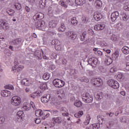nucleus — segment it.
I'll return each mask as SVG.
<instances>
[{"instance_id":"31","label":"nucleus","mask_w":129,"mask_h":129,"mask_svg":"<svg viewBox=\"0 0 129 129\" xmlns=\"http://www.w3.org/2000/svg\"><path fill=\"white\" fill-rule=\"evenodd\" d=\"M120 122L122 123H129V120H127V119L126 118V116H124L120 118Z\"/></svg>"},{"instance_id":"17","label":"nucleus","mask_w":129,"mask_h":129,"mask_svg":"<svg viewBox=\"0 0 129 129\" xmlns=\"http://www.w3.org/2000/svg\"><path fill=\"white\" fill-rule=\"evenodd\" d=\"M47 110L43 111L41 109L37 110L35 111V115L36 116H38V117H40V116H42V115H45V112H46Z\"/></svg>"},{"instance_id":"45","label":"nucleus","mask_w":129,"mask_h":129,"mask_svg":"<svg viewBox=\"0 0 129 129\" xmlns=\"http://www.w3.org/2000/svg\"><path fill=\"white\" fill-rule=\"evenodd\" d=\"M71 24H72L73 25H74L75 26L76 25H77V24H78V21L76 20V17H73L72 19Z\"/></svg>"},{"instance_id":"60","label":"nucleus","mask_w":129,"mask_h":129,"mask_svg":"<svg viewBox=\"0 0 129 129\" xmlns=\"http://www.w3.org/2000/svg\"><path fill=\"white\" fill-rule=\"evenodd\" d=\"M5 122V117H0V123H4Z\"/></svg>"},{"instance_id":"25","label":"nucleus","mask_w":129,"mask_h":129,"mask_svg":"<svg viewBox=\"0 0 129 129\" xmlns=\"http://www.w3.org/2000/svg\"><path fill=\"white\" fill-rule=\"evenodd\" d=\"M52 120H53V123L55 122V123H58V124H60L62 121L61 117H53Z\"/></svg>"},{"instance_id":"57","label":"nucleus","mask_w":129,"mask_h":129,"mask_svg":"<svg viewBox=\"0 0 129 129\" xmlns=\"http://www.w3.org/2000/svg\"><path fill=\"white\" fill-rule=\"evenodd\" d=\"M106 115H109V116H110V117H112L113 116V115H114V113L112 112H110L109 113H107Z\"/></svg>"},{"instance_id":"14","label":"nucleus","mask_w":129,"mask_h":129,"mask_svg":"<svg viewBox=\"0 0 129 129\" xmlns=\"http://www.w3.org/2000/svg\"><path fill=\"white\" fill-rule=\"evenodd\" d=\"M98 62V59L96 57H92L89 59L88 63L90 65L92 66V64L97 65Z\"/></svg>"},{"instance_id":"38","label":"nucleus","mask_w":129,"mask_h":129,"mask_svg":"<svg viewBox=\"0 0 129 129\" xmlns=\"http://www.w3.org/2000/svg\"><path fill=\"white\" fill-rule=\"evenodd\" d=\"M79 80H80L81 82H86V83L89 82V80L88 78H86V77H81L80 78Z\"/></svg>"},{"instance_id":"49","label":"nucleus","mask_w":129,"mask_h":129,"mask_svg":"<svg viewBox=\"0 0 129 129\" xmlns=\"http://www.w3.org/2000/svg\"><path fill=\"white\" fill-rule=\"evenodd\" d=\"M76 37H77V35L74 32V33L71 35L70 39H71V40H75V39H76Z\"/></svg>"},{"instance_id":"13","label":"nucleus","mask_w":129,"mask_h":129,"mask_svg":"<svg viewBox=\"0 0 129 129\" xmlns=\"http://www.w3.org/2000/svg\"><path fill=\"white\" fill-rule=\"evenodd\" d=\"M118 17H119V13H118V11H115L113 12L111 15V20L112 22H115Z\"/></svg>"},{"instance_id":"5","label":"nucleus","mask_w":129,"mask_h":129,"mask_svg":"<svg viewBox=\"0 0 129 129\" xmlns=\"http://www.w3.org/2000/svg\"><path fill=\"white\" fill-rule=\"evenodd\" d=\"M21 98L17 96H14L11 99V103L15 106H19L21 104Z\"/></svg>"},{"instance_id":"4","label":"nucleus","mask_w":129,"mask_h":129,"mask_svg":"<svg viewBox=\"0 0 129 129\" xmlns=\"http://www.w3.org/2000/svg\"><path fill=\"white\" fill-rule=\"evenodd\" d=\"M53 84L55 87L57 88H61L65 85V82L59 79H55L53 81Z\"/></svg>"},{"instance_id":"2","label":"nucleus","mask_w":129,"mask_h":129,"mask_svg":"<svg viewBox=\"0 0 129 129\" xmlns=\"http://www.w3.org/2000/svg\"><path fill=\"white\" fill-rule=\"evenodd\" d=\"M14 63L15 64V67L13 68V71H17L18 72H19V71H21V70H23V69H24V67L20 64L21 61H20L19 59L15 58Z\"/></svg>"},{"instance_id":"22","label":"nucleus","mask_w":129,"mask_h":129,"mask_svg":"<svg viewBox=\"0 0 129 129\" xmlns=\"http://www.w3.org/2000/svg\"><path fill=\"white\" fill-rule=\"evenodd\" d=\"M41 93H40L39 91H36V92L33 93L30 95V97L31 98H37L38 97H40L41 96Z\"/></svg>"},{"instance_id":"11","label":"nucleus","mask_w":129,"mask_h":129,"mask_svg":"<svg viewBox=\"0 0 129 129\" xmlns=\"http://www.w3.org/2000/svg\"><path fill=\"white\" fill-rule=\"evenodd\" d=\"M51 98V95L46 94L44 95L43 97L41 98V100L43 102V103H47L50 100Z\"/></svg>"},{"instance_id":"18","label":"nucleus","mask_w":129,"mask_h":129,"mask_svg":"<svg viewBox=\"0 0 129 129\" xmlns=\"http://www.w3.org/2000/svg\"><path fill=\"white\" fill-rule=\"evenodd\" d=\"M58 31L60 32L66 31V26H65V23L64 22H60V26L58 28Z\"/></svg>"},{"instance_id":"6","label":"nucleus","mask_w":129,"mask_h":129,"mask_svg":"<svg viewBox=\"0 0 129 129\" xmlns=\"http://www.w3.org/2000/svg\"><path fill=\"white\" fill-rule=\"evenodd\" d=\"M0 28L1 30H9L10 29V24L5 20H0Z\"/></svg>"},{"instance_id":"40","label":"nucleus","mask_w":129,"mask_h":129,"mask_svg":"<svg viewBox=\"0 0 129 129\" xmlns=\"http://www.w3.org/2000/svg\"><path fill=\"white\" fill-rule=\"evenodd\" d=\"M74 115L75 117H77V118L81 117L82 115H83V111L82 110L80 111L78 113H75Z\"/></svg>"},{"instance_id":"21","label":"nucleus","mask_w":129,"mask_h":129,"mask_svg":"<svg viewBox=\"0 0 129 129\" xmlns=\"http://www.w3.org/2000/svg\"><path fill=\"white\" fill-rule=\"evenodd\" d=\"M1 95L3 97H8L11 95V92L7 90H4L1 92Z\"/></svg>"},{"instance_id":"63","label":"nucleus","mask_w":129,"mask_h":129,"mask_svg":"<svg viewBox=\"0 0 129 129\" xmlns=\"http://www.w3.org/2000/svg\"><path fill=\"white\" fill-rule=\"evenodd\" d=\"M41 122V119H36L35 120V123H37V124H39Z\"/></svg>"},{"instance_id":"64","label":"nucleus","mask_w":129,"mask_h":129,"mask_svg":"<svg viewBox=\"0 0 129 129\" xmlns=\"http://www.w3.org/2000/svg\"><path fill=\"white\" fill-rule=\"evenodd\" d=\"M124 10H125V11H126L127 12H129V5H128L127 6H125L124 7Z\"/></svg>"},{"instance_id":"33","label":"nucleus","mask_w":129,"mask_h":129,"mask_svg":"<svg viewBox=\"0 0 129 129\" xmlns=\"http://www.w3.org/2000/svg\"><path fill=\"white\" fill-rule=\"evenodd\" d=\"M14 8L17 10V11H20V10H21L22 9V5L20 3H15L14 4Z\"/></svg>"},{"instance_id":"54","label":"nucleus","mask_w":129,"mask_h":129,"mask_svg":"<svg viewBox=\"0 0 129 129\" xmlns=\"http://www.w3.org/2000/svg\"><path fill=\"white\" fill-rule=\"evenodd\" d=\"M52 115H54L55 116H57V115L59 114V111L58 110H53L52 112Z\"/></svg>"},{"instance_id":"32","label":"nucleus","mask_w":129,"mask_h":129,"mask_svg":"<svg viewBox=\"0 0 129 129\" xmlns=\"http://www.w3.org/2000/svg\"><path fill=\"white\" fill-rule=\"evenodd\" d=\"M122 51L125 55H127L129 53V48L127 46H124L122 48Z\"/></svg>"},{"instance_id":"7","label":"nucleus","mask_w":129,"mask_h":129,"mask_svg":"<svg viewBox=\"0 0 129 129\" xmlns=\"http://www.w3.org/2000/svg\"><path fill=\"white\" fill-rule=\"evenodd\" d=\"M92 83L93 85H95L96 87H99L103 84V81L101 79L98 78L96 79H93L92 80Z\"/></svg>"},{"instance_id":"3","label":"nucleus","mask_w":129,"mask_h":129,"mask_svg":"<svg viewBox=\"0 0 129 129\" xmlns=\"http://www.w3.org/2000/svg\"><path fill=\"white\" fill-rule=\"evenodd\" d=\"M107 83L110 87L113 88L114 89H117L119 87V84L117 81L114 80H109L107 81Z\"/></svg>"},{"instance_id":"30","label":"nucleus","mask_w":129,"mask_h":129,"mask_svg":"<svg viewBox=\"0 0 129 129\" xmlns=\"http://www.w3.org/2000/svg\"><path fill=\"white\" fill-rule=\"evenodd\" d=\"M85 3V0H75V4L78 6H83Z\"/></svg>"},{"instance_id":"39","label":"nucleus","mask_w":129,"mask_h":129,"mask_svg":"<svg viewBox=\"0 0 129 129\" xmlns=\"http://www.w3.org/2000/svg\"><path fill=\"white\" fill-rule=\"evenodd\" d=\"M86 32H83L81 35H80V40L81 41H85V38L86 37Z\"/></svg>"},{"instance_id":"59","label":"nucleus","mask_w":129,"mask_h":129,"mask_svg":"<svg viewBox=\"0 0 129 129\" xmlns=\"http://www.w3.org/2000/svg\"><path fill=\"white\" fill-rule=\"evenodd\" d=\"M125 69L127 70V71H129V62H126L125 63Z\"/></svg>"},{"instance_id":"43","label":"nucleus","mask_w":129,"mask_h":129,"mask_svg":"<svg viewBox=\"0 0 129 129\" xmlns=\"http://www.w3.org/2000/svg\"><path fill=\"white\" fill-rule=\"evenodd\" d=\"M39 88L41 89V90H45L47 88V84L44 83V84H40L39 86Z\"/></svg>"},{"instance_id":"37","label":"nucleus","mask_w":129,"mask_h":129,"mask_svg":"<svg viewBox=\"0 0 129 129\" xmlns=\"http://www.w3.org/2000/svg\"><path fill=\"white\" fill-rule=\"evenodd\" d=\"M21 83L22 85H25V86H29V81L27 80L26 79H24L22 80Z\"/></svg>"},{"instance_id":"8","label":"nucleus","mask_w":129,"mask_h":129,"mask_svg":"<svg viewBox=\"0 0 129 129\" xmlns=\"http://www.w3.org/2000/svg\"><path fill=\"white\" fill-rule=\"evenodd\" d=\"M44 24L45 22L44 21L42 20H39L36 22L35 27L38 30L44 31V30H45V25H44Z\"/></svg>"},{"instance_id":"42","label":"nucleus","mask_w":129,"mask_h":129,"mask_svg":"<svg viewBox=\"0 0 129 129\" xmlns=\"http://www.w3.org/2000/svg\"><path fill=\"white\" fill-rule=\"evenodd\" d=\"M96 100H100V99H102L103 96H102V94L101 93H99L97 94L95 96Z\"/></svg>"},{"instance_id":"12","label":"nucleus","mask_w":129,"mask_h":129,"mask_svg":"<svg viewBox=\"0 0 129 129\" xmlns=\"http://www.w3.org/2000/svg\"><path fill=\"white\" fill-rule=\"evenodd\" d=\"M103 17L102 14L99 12H96L94 14V19L95 21H100Z\"/></svg>"},{"instance_id":"47","label":"nucleus","mask_w":129,"mask_h":129,"mask_svg":"<svg viewBox=\"0 0 129 129\" xmlns=\"http://www.w3.org/2000/svg\"><path fill=\"white\" fill-rule=\"evenodd\" d=\"M51 99V104H52V105H56V104H57V101L56 100V99L54 98H52Z\"/></svg>"},{"instance_id":"24","label":"nucleus","mask_w":129,"mask_h":129,"mask_svg":"<svg viewBox=\"0 0 129 129\" xmlns=\"http://www.w3.org/2000/svg\"><path fill=\"white\" fill-rule=\"evenodd\" d=\"M58 24V21L56 20H52L49 23V28H55Z\"/></svg>"},{"instance_id":"44","label":"nucleus","mask_w":129,"mask_h":129,"mask_svg":"<svg viewBox=\"0 0 129 129\" xmlns=\"http://www.w3.org/2000/svg\"><path fill=\"white\" fill-rule=\"evenodd\" d=\"M96 4L97 8H101L102 7V2L100 0L96 1Z\"/></svg>"},{"instance_id":"62","label":"nucleus","mask_w":129,"mask_h":129,"mask_svg":"<svg viewBox=\"0 0 129 129\" xmlns=\"http://www.w3.org/2000/svg\"><path fill=\"white\" fill-rule=\"evenodd\" d=\"M48 34L50 35V36H53L54 35H56V33L55 32H52V31H49L48 32Z\"/></svg>"},{"instance_id":"26","label":"nucleus","mask_w":129,"mask_h":129,"mask_svg":"<svg viewBox=\"0 0 129 129\" xmlns=\"http://www.w3.org/2000/svg\"><path fill=\"white\" fill-rule=\"evenodd\" d=\"M46 0H40L39 2V6L40 9H44L46 7Z\"/></svg>"},{"instance_id":"28","label":"nucleus","mask_w":129,"mask_h":129,"mask_svg":"<svg viewBox=\"0 0 129 129\" xmlns=\"http://www.w3.org/2000/svg\"><path fill=\"white\" fill-rule=\"evenodd\" d=\"M70 75L73 76V77H74V79H76V78H77L78 77V76H77V73H76V71L75 70V69L71 70Z\"/></svg>"},{"instance_id":"16","label":"nucleus","mask_w":129,"mask_h":129,"mask_svg":"<svg viewBox=\"0 0 129 129\" xmlns=\"http://www.w3.org/2000/svg\"><path fill=\"white\" fill-rule=\"evenodd\" d=\"M104 28H105V25L101 24L95 25L94 27V29L95 31H102V30H103Z\"/></svg>"},{"instance_id":"46","label":"nucleus","mask_w":129,"mask_h":129,"mask_svg":"<svg viewBox=\"0 0 129 129\" xmlns=\"http://www.w3.org/2000/svg\"><path fill=\"white\" fill-rule=\"evenodd\" d=\"M106 62L107 63V65H110L112 63V59L110 56H108L107 58Z\"/></svg>"},{"instance_id":"51","label":"nucleus","mask_w":129,"mask_h":129,"mask_svg":"<svg viewBox=\"0 0 129 129\" xmlns=\"http://www.w3.org/2000/svg\"><path fill=\"white\" fill-rule=\"evenodd\" d=\"M50 116V114L49 113H45V115H42V119H43L44 120V119H46V118H47V117H49V116Z\"/></svg>"},{"instance_id":"41","label":"nucleus","mask_w":129,"mask_h":129,"mask_svg":"<svg viewBox=\"0 0 129 129\" xmlns=\"http://www.w3.org/2000/svg\"><path fill=\"white\" fill-rule=\"evenodd\" d=\"M50 78V74L48 73H45L43 76L44 80H49Z\"/></svg>"},{"instance_id":"9","label":"nucleus","mask_w":129,"mask_h":129,"mask_svg":"<svg viewBox=\"0 0 129 129\" xmlns=\"http://www.w3.org/2000/svg\"><path fill=\"white\" fill-rule=\"evenodd\" d=\"M33 19L34 21H42L41 20L44 19V14L41 13H36L33 17Z\"/></svg>"},{"instance_id":"1","label":"nucleus","mask_w":129,"mask_h":129,"mask_svg":"<svg viewBox=\"0 0 129 129\" xmlns=\"http://www.w3.org/2000/svg\"><path fill=\"white\" fill-rule=\"evenodd\" d=\"M82 100L86 103H90L93 101V96L89 93H85L82 95Z\"/></svg>"},{"instance_id":"50","label":"nucleus","mask_w":129,"mask_h":129,"mask_svg":"<svg viewBox=\"0 0 129 129\" xmlns=\"http://www.w3.org/2000/svg\"><path fill=\"white\" fill-rule=\"evenodd\" d=\"M23 108L25 109V110H30V109H31V105L27 104L25 106H24Z\"/></svg>"},{"instance_id":"23","label":"nucleus","mask_w":129,"mask_h":129,"mask_svg":"<svg viewBox=\"0 0 129 129\" xmlns=\"http://www.w3.org/2000/svg\"><path fill=\"white\" fill-rule=\"evenodd\" d=\"M54 46L56 50H57L58 51H60V50H61V43L60 41H59V40L56 39Z\"/></svg>"},{"instance_id":"34","label":"nucleus","mask_w":129,"mask_h":129,"mask_svg":"<svg viewBox=\"0 0 129 129\" xmlns=\"http://www.w3.org/2000/svg\"><path fill=\"white\" fill-rule=\"evenodd\" d=\"M90 119H91V118H90V116L88 115L86 116L85 121L84 122V124H85V125H88V124H89V122L90 121Z\"/></svg>"},{"instance_id":"56","label":"nucleus","mask_w":129,"mask_h":129,"mask_svg":"<svg viewBox=\"0 0 129 129\" xmlns=\"http://www.w3.org/2000/svg\"><path fill=\"white\" fill-rule=\"evenodd\" d=\"M116 71V68L113 67L110 69V72L111 73H114Z\"/></svg>"},{"instance_id":"53","label":"nucleus","mask_w":129,"mask_h":129,"mask_svg":"<svg viewBox=\"0 0 129 129\" xmlns=\"http://www.w3.org/2000/svg\"><path fill=\"white\" fill-rule=\"evenodd\" d=\"M110 40H111V41H113V42H115V41L117 40V38H116V36L112 35L110 38Z\"/></svg>"},{"instance_id":"10","label":"nucleus","mask_w":129,"mask_h":129,"mask_svg":"<svg viewBox=\"0 0 129 129\" xmlns=\"http://www.w3.org/2000/svg\"><path fill=\"white\" fill-rule=\"evenodd\" d=\"M24 116H25L24 112L23 111H19L15 116L16 120L17 121H20V120L23 119Z\"/></svg>"},{"instance_id":"29","label":"nucleus","mask_w":129,"mask_h":129,"mask_svg":"<svg viewBox=\"0 0 129 129\" xmlns=\"http://www.w3.org/2000/svg\"><path fill=\"white\" fill-rule=\"evenodd\" d=\"M34 55L35 56L37 57V58H38L39 60H41V59H42V53H41L40 50H36L34 52Z\"/></svg>"},{"instance_id":"36","label":"nucleus","mask_w":129,"mask_h":129,"mask_svg":"<svg viewBox=\"0 0 129 129\" xmlns=\"http://www.w3.org/2000/svg\"><path fill=\"white\" fill-rule=\"evenodd\" d=\"M119 52L117 51H115L114 53L112 54V58L113 60H116L118 58Z\"/></svg>"},{"instance_id":"27","label":"nucleus","mask_w":129,"mask_h":129,"mask_svg":"<svg viewBox=\"0 0 129 129\" xmlns=\"http://www.w3.org/2000/svg\"><path fill=\"white\" fill-rule=\"evenodd\" d=\"M6 13L8 14L9 16H11L12 17L15 15L14 10L11 8H7L6 9Z\"/></svg>"},{"instance_id":"19","label":"nucleus","mask_w":129,"mask_h":129,"mask_svg":"<svg viewBox=\"0 0 129 129\" xmlns=\"http://www.w3.org/2000/svg\"><path fill=\"white\" fill-rule=\"evenodd\" d=\"M22 44V39L17 38L12 41V45L15 46H20Z\"/></svg>"},{"instance_id":"52","label":"nucleus","mask_w":129,"mask_h":129,"mask_svg":"<svg viewBox=\"0 0 129 129\" xmlns=\"http://www.w3.org/2000/svg\"><path fill=\"white\" fill-rule=\"evenodd\" d=\"M122 19L123 21H127V20H128V17H127V15L125 14H123L122 15Z\"/></svg>"},{"instance_id":"48","label":"nucleus","mask_w":129,"mask_h":129,"mask_svg":"<svg viewBox=\"0 0 129 129\" xmlns=\"http://www.w3.org/2000/svg\"><path fill=\"white\" fill-rule=\"evenodd\" d=\"M93 129H98L100 127V124L99 123L93 124Z\"/></svg>"},{"instance_id":"55","label":"nucleus","mask_w":129,"mask_h":129,"mask_svg":"<svg viewBox=\"0 0 129 129\" xmlns=\"http://www.w3.org/2000/svg\"><path fill=\"white\" fill-rule=\"evenodd\" d=\"M74 32H73V31L68 32L66 33V35H67V36H68V37H69V38H70V37H71V35H73Z\"/></svg>"},{"instance_id":"15","label":"nucleus","mask_w":129,"mask_h":129,"mask_svg":"<svg viewBox=\"0 0 129 129\" xmlns=\"http://www.w3.org/2000/svg\"><path fill=\"white\" fill-rule=\"evenodd\" d=\"M57 98L59 100H62V99L65 98V92L64 91L61 90L57 92Z\"/></svg>"},{"instance_id":"58","label":"nucleus","mask_w":129,"mask_h":129,"mask_svg":"<svg viewBox=\"0 0 129 129\" xmlns=\"http://www.w3.org/2000/svg\"><path fill=\"white\" fill-rule=\"evenodd\" d=\"M41 52H42L43 56V59H44L45 60H49L48 57H47V56H46V55H44V51L42 49H41Z\"/></svg>"},{"instance_id":"35","label":"nucleus","mask_w":129,"mask_h":129,"mask_svg":"<svg viewBox=\"0 0 129 129\" xmlns=\"http://www.w3.org/2000/svg\"><path fill=\"white\" fill-rule=\"evenodd\" d=\"M74 105L77 107H81V106H82V102L79 100H76L74 103Z\"/></svg>"},{"instance_id":"61","label":"nucleus","mask_w":129,"mask_h":129,"mask_svg":"<svg viewBox=\"0 0 129 129\" xmlns=\"http://www.w3.org/2000/svg\"><path fill=\"white\" fill-rule=\"evenodd\" d=\"M108 124L110 125V126H112V125L114 124V122L113 121H110L108 122Z\"/></svg>"},{"instance_id":"20","label":"nucleus","mask_w":129,"mask_h":129,"mask_svg":"<svg viewBox=\"0 0 129 129\" xmlns=\"http://www.w3.org/2000/svg\"><path fill=\"white\" fill-rule=\"evenodd\" d=\"M70 3V2H69V1L68 2L66 1L65 2L59 1V5L61 6V7H62L64 9H67V8H68V5H69L70 6H71V5H72V4H71Z\"/></svg>"}]
</instances>
